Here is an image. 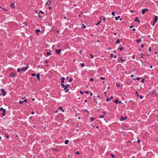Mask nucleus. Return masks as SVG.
I'll use <instances>...</instances> for the list:
<instances>
[{"label": "nucleus", "mask_w": 158, "mask_h": 158, "mask_svg": "<svg viewBox=\"0 0 158 158\" xmlns=\"http://www.w3.org/2000/svg\"><path fill=\"white\" fill-rule=\"evenodd\" d=\"M69 88H70V85L69 84H67L66 85L64 88V90H65V92H67L69 90Z\"/></svg>", "instance_id": "f257e3e1"}, {"label": "nucleus", "mask_w": 158, "mask_h": 158, "mask_svg": "<svg viewBox=\"0 0 158 158\" xmlns=\"http://www.w3.org/2000/svg\"><path fill=\"white\" fill-rule=\"evenodd\" d=\"M16 75V73H10L9 76L10 77H14Z\"/></svg>", "instance_id": "f03ea898"}, {"label": "nucleus", "mask_w": 158, "mask_h": 158, "mask_svg": "<svg viewBox=\"0 0 158 158\" xmlns=\"http://www.w3.org/2000/svg\"><path fill=\"white\" fill-rule=\"evenodd\" d=\"M114 102L115 103L119 104H121L122 103V102L119 101L118 98L115 101H114Z\"/></svg>", "instance_id": "7ed1b4c3"}, {"label": "nucleus", "mask_w": 158, "mask_h": 158, "mask_svg": "<svg viewBox=\"0 0 158 158\" xmlns=\"http://www.w3.org/2000/svg\"><path fill=\"white\" fill-rule=\"evenodd\" d=\"M158 17L157 16H155L154 20V23L153 26H154L155 23L157 22L158 19Z\"/></svg>", "instance_id": "20e7f679"}, {"label": "nucleus", "mask_w": 158, "mask_h": 158, "mask_svg": "<svg viewBox=\"0 0 158 158\" xmlns=\"http://www.w3.org/2000/svg\"><path fill=\"white\" fill-rule=\"evenodd\" d=\"M121 61L122 62L125 61V60L123 59L122 57H120L118 58V62H120V61Z\"/></svg>", "instance_id": "39448f33"}, {"label": "nucleus", "mask_w": 158, "mask_h": 158, "mask_svg": "<svg viewBox=\"0 0 158 158\" xmlns=\"http://www.w3.org/2000/svg\"><path fill=\"white\" fill-rule=\"evenodd\" d=\"M28 67V65H27V67L22 68V70H21L23 72H25L27 69Z\"/></svg>", "instance_id": "423d86ee"}, {"label": "nucleus", "mask_w": 158, "mask_h": 158, "mask_svg": "<svg viewBox=\"0 0 158 158\" xmlns=\"http://www.w3.org/2000/svg\"><path fill=\"white\" fill-rule=\"evenodd\" d=\"M1 91L2 92L3 96H5L6 94V93L4 89H0Z\"/></svg>", "instance_id": "0eeeda50"}, {"label": "nucleus", "mask_w": 158, "mask_h": 158, "mask_svg": "<svg viewBox=\"0 0 158 158\" xmlns=\"http://www.w3.org/2000/svg\"><path fill=\"white\" fill-rule=\"evenodd\" d=\"M41 14V15L43 14H44V12L43 11H40L39 12V16L40 18H42V15H40V14Z\"/></svg>", "instance_id": "6e6552de"}, {"label": "nucleus", "mask_w": 158, "mask_h": 158, "mask_svg": "<svg viewBox=\"0 0 158 158\" xmlns=\"http://www.w3.org/2000/svg\"><path fill=\"white\" fill-rule=\"evenodd\" d=\"M61 50L60 49H57L56 50V53L58 55L61 52Z\"/></svg>", "instance_id": "1a4fd4ad"}, {"label": "nucleus", "mask_w": 158, "mask_h": 158, "mask_svg": "<svg viewBox=\"0 0 158 158\" xmlns=\"http://www.w3.org/2000/svg\"><path fill=\"white\" fill-rule=\"evenodd\" d=\"M65 78L64 77H62L60 78L61 80V83H63L64 82V80H65Z\"/></svg>", "instance_id": "9d476101"}, {"label": "nucleus", "mask_w": 158, "mask_h": 158, "mask_svg": "<svg viewBox=\"0 0 158 158\" xmlns=\"http://www.w3.org/2000/svg\"><path fill=\"white\" fill-rule=\"evenodd\" d=\"M135 19L134 20V21L135 22H137L139 23H140V21H139V20H138V17H135Z\"/></svg>", "instance_id": "9b49d317"}, {"label": "nucleus", "mask_w": 158, "mask_h": 158, "mask_svg": "<svg viewBox=\"0 0 158 158\" xmlns=\"http://www.w3.org/2000/svg\"><path fill=\"white\" fill-rule=\"evenodd\" d=\"M52 2L50 0H48V2H47L46 4H45V5H49L50 4H51Z\"/></svg>", "instance_id": "f8f14e48"}, {"label": "nucleus", "mask_w": 158, "mask_h": 158, "mask_svg": "<svg viewBox=\"0 0 158 158\" xmlns=\"http://www.w3.org/2000/svg\"><path fill=\"white\" fill-rule=\"evenodd\" d=\"M127 118L126 117H124L123 118V117L121 116L120 119V120L121 121H122L124 120H126Z\"/></svg>", "instance_id": "ddd939ff"}, {"label": "nucleus", "mask_w": 158, "mask_h": 158, "mask_svg": "<svg viewBox=\"0 0 158 158\" xmlns=\"http://www.w3.org/2000/svg\"><path fill=\"white\" fill-rule=\"evenodd\" d=\"M40 74L39 73H38L36 75V77L38 81H39L40 80Z\"/></svg>", "instance_id": "4468645a"}, {"label": "nucleus", "mask_w": 158, "mask_h": 158, "mask_svg": "<svg viewBox=\"0 0 158 158\" xmlns=\"http://www.w3.org/2000/svg\"><path fill=\"white\" fill-rule=\"evenodd\" d=\"M0 110L1 111H2L3 112H6V110L4 109H3L2 107L0 108Z\"/></svg>", "instance_id": "2eb2a0df"}, {"label": "nucleus", "mask_w": 158, "mask_h": 158, "mask_svg": "<svg viewBox=\"0 0 158 158\" xmlns=\"http://www.w3.org/2000/svg\"><path fill=\"white\" fill-rule=\"evenodd\" d=\"M136 41L138 43H139L141 41V39H140L136 40Z\"/></svg>", "instance_id": "dca6fc26"}, {"label": "nucleus", "mask_w": 158, "mask_h": 158, "mask_svg": "<svg viewBox=\"0 0 158 158\" xmlns=\"http://www.w3.org/2000/svg\"><path fill=\"white\" fill-rule=\"evenodd\" d=\"M10 7L12 8H15V6H14V4L13 3H12L10 5Z\"/></svg>", "instance_id": "f3484780"}, {"label": "nucleus", "mask_w": 158, "mask_h": 158, "mask_svg": "<svg viewBox=\"0 0 158 158\" xmlns=\"http://www.w3.org/2000/svg\"><path fill=\"white\" fill-rule=\"evenodd\" d=\"M141 12H142V14L143 15L145 13V11L144 9H143L142 10Z\"/></svg>", "instance_id": "a211bd4d"}, {"label": "nucleus", "mask_w": 158, "mask_h": 158, "mask_svg": "<svg viewBox=\"0 0 158 158\" xmlns=\"http://www.w3.org/2000/svg\"><path fill=\"white\" fill-rule=\"evenodd\" d=\"M120 18V16H118V17H115V19L116 20H118Z\"/></svg>", "instance_id": "6ab92c4d"}, {"label": "nucleus", "mask_w": 158, "mask_h": 158, "mask_svg": "<svg viewBox=\"0 0 158 158\" xmlns=\"http://www.w3.org/2000/svg\"><path fill=\"white\" fill-rule=\"evenodd\" d=\"M59 109L62 112H64V110L63 109H62V107H59Z\"/></svg>", "instance_id": "aec40b11"}, {"label": "nucleus", "mask_w": 158, "mask_h": 158, "mask_svg": "<svg viewBox=\"0 0 158 158\" xmlns=\"http://www.w3.org/2000/svg\"><path fill=\"white\" fill-rule=\"evenodd\" d=\"M120 42V40L119 39H118L117 41H116V44H118Z\"/></svg>", "instance_id": "412c9836"}, {"label": "nucleus", "mask_w": 158, "mask_h": 158, "mask_svg": "<svg viewBox=\"0 0 158 158\" xmlns=\"http://www.w3.org/2000/svg\"><path fill=\"white\" fill-rule=\"evenodd\" d=\"M46 54L48 56L50 55H51V52H48L46 53Z\"/></svg>", "instance_id": "4be33fe9"}, {"label": "nucleus", "mask_w": 158, "mask_h": 158, "mask_svg": "<svg viewBox=\"0 0 158 158\" xmlns=\"http://www.w3.org/2000/svg\"><path fill=\"white\" fill-rule=\"evenodd\" d=\"M85 25H84V24H83L82 25V28H83V29H85Z\"/></svg>", "instance_id": "5701e85b"}, {"label": "nucleus", "mask_w": 158, "mask_h": 158, "mask_svg": "<svg viewBox=\"0 0 158 158\" xmlns=\"http://www.w3.org/2000/svg\"><path fill=\"white\" fill-rule=\"evenodd\" d=\"M94 119V118L93 117H91V119H90V122H91L92 121H93Z\"/></svg>", "instance_id": "b1692460"}, {"label": "nucleus", "mask_w": 158, "mask_h": 158, "mask_svg": "<svg viewBox=\"0 0 158 158\" xmlns=\"http://www.w3.org/2000/svg\"><path fill=\"white\" fill-rule=\"evenodd\" d=\"M69 140H66L65 142V143L66 144H68L69 143Z\"/></svg>", "instance_id": "393cba45"}, {"label": "nucleus", "mask_w": 158, "mask_h": 158, "mask_svg": "<svg viewBox=\"0 0 158 158\" xmlns=\"http://www.w3.org/2000/svg\"><path fill=\"white\" fill-rule=\"evenodd\" d=\"M2 9L3 10H4V11H7V9L5 8H2Z\"/></svg>", "instance_id": "a878e982"}, {"label": "nucleus", "mask_w": 158, "mask_h": 158, "mask_svg": "<svg viewBox=\"0 0 158 158\" xmlns=\"http://www.w3.org/2000/svg\"><path fill=\"white\" fill-rule=\"evenodd\" d=\"M73 81V78H70V79H69V82H71L72 81Z\"/></svg>", "instance_id": "bb28decb"}, {"label": "nucleus", "mask_w": 158, "mask_h": 158, "mask_svg": "<svg viewBox=\"0 0 158 158\" xmlns=\"http://www.w3.org/2000/svg\"><path fill=\"white\" fill-rule=\"evenodd\" d=\"M81 66L82 67H83L84 66H85V64L83 63H81Z\"/></svg>", "instance_id": "cd10ccee"}, {"label": "nucleus", "mask_w": 158, "mask_h": 158, "mask_svg": "<svg viewBox=\"0 0 158 158\" xmlns=\"http://www.w3.org/2000/svg\"><path fill=\"white\" fill-rule=\"evenodd\" d=\"M61 85L62 86V87L63 88H64L65 86V85L63 84V83H62L61 84Z\"/></svg>", "instance_id": "c85d7f7f"}, {"label": "nucleus", "mask_w": 158, "mask_h": 158, "mask_svg": "<svg viewBox=\"0 0 158 158\" xmlns=\"http://www.w3.org/2000/svg\"><path fill=\"white\" fill-rule=\"evenodd\" d=\"M111 156H112V158H115V157H114V154H113L111 153Z\"/></svg>", "instance_id": "c756f323"}, {"label": "nucleus", "mask_w": 158, "mask_h": 158, "mask_svg": "<svg viewBox=\"0 0 158 158\" xmlns=\"http://www.w3.org/2000/svg\"><path fill=\"white\" fill-rule=\"evenodd\" d=\"M116 86L118 87H119L120 86V85L119 84L117 83L116 84Z\"/></svg>", "instance_id": "7c9ffc66"}, {"label": "nucleus", "mask_w": 158, "mask_h": 158, "mask_svg": "<svg viewBox=\"0 0 158 158\" xmlns=\"http://www.w3.org/2000/svg\"><path fill=\"white\" fill-rule=\"evenodd\" d=\"M23 101H19V104H22L23 103Z\"/></svg>", "instance_id": "2f4dec72"}, {"label": "nucleus", "mask_w": 158, "mask_h": 158, "mask_svg": "<svg viewBox=\"0 0 158 158\" xmlns=\"http://www.w3.org/2000/svg\"><path fill=\"white\" fill-rule=\"evenodd\" d=\"M17 71H18V72L19 73V72H20V68H18L17 69Z\"/></svg>", "instance_id": "473e14b6"}, {"label": "nucleus", "mask_w": 158, "mask_h": 158, "mask_svg": "<svg viewBox=\"0 0 158 158\" xmlns=\"http://www.w3.org/2000/svg\"><path fill=\"white\" fill-rule=\"evenodd\" d=\"M101 22V21H98V23L96 24V25H98Z\"/></svg>", "instance_id": "72a5a7b5"}, {"label": "nucleus", "mask_w": 158, "mask_h": 158, "mask_svg": "<svg viewBox=\"0 0 158 158\" xmlns=\"http://www.w3.org/2000/svg\"><path fill=\"white\" fill-rule=\"evenodd\" d=\"M52 150H54V151H57V149H55V148H52Z\"/></svg>", "instance_id": "f704fd0d"}, {"label": "nucleus", "mask_w": 158, "mask_h": 158, "mask_svg": "<svg viewBox=\"0 0 158 158\" xmlns=\"http://www.w3.org/2000/svg\"><path fill=\"white\" fill-rule=\"evenodd\" d=\"M40 31V30L39 29H37L36 30V32L37 33V34H38L37 33L38 32Z\"/></svg>", "instance_id": "c9c22d12"}, {"label": "nucleus", "mask_w": 158, "mask_h": 158, "mask_svg": "<svg viewBox=\"0 0 158 158\" xmlns=\"http://www.w3.org/2000/svg\"><path fill=\"white\" fill-rule=\"evenodd\" d=\"M123 47L120 48H119V49L120 51H121L123 50Z\"/></svg>", "instance_id": "e433bc0d"}, {"label": "nucleus", "mask_w": 158, "mask_h": 158, "mask_svg": "<svg viewBox=\"0 0 158 158\" xmlns=\"http://www.w3.org/2000/svg\"><path fill=\"white\" fill-rule=\"evenodd\" d=\"M135 94H136L137 95V96H138V97H139L140 96L139 95V93L137 92H136L135 93Z\"/></svg>", "instance_id": "4c0bfd02"}, {"label": "nucleus", "mask_w": 158, "mask_h": 158, "mask_svg": "<svg viewBox=\"0 0 158 158\" xmlns=\"http://www.w3.org/2000/svg\"><path fill=\"white\" fill-rule=\"evenodd\" d=\"M137 142L138 143H140V140L139 139H138L137 140Z\"/></svg>", "instance_id": "58836bf2"}, {"label": "nucleus", "mask_w": 158, "mask_h": 158, "mask_svg": "<svg viewBox=\"0 0 158 158\" xmlns=\"http://www.w3.org/2000/svg\"><path fill=\"white\" fill-rule=\"evenodd\" d=\"M31 76L34 77L35 76V73H32L31 74Z\"/></svg>", "instance_id": "ea45409f"}, {"label": "nucleus", "mask_w": 158, "mask_h": 158, "mask_svg": "<svg viewBox=\"0 0 158 158\" xmlns=\"http://www.w3.org/2000/svg\"><path fill=\"white\" fill-rule=\"evenodd\" d=\"M111 14L113 16L115 15V13L114 12H112Z\"/></svg>", "instance_id": "a19ab883"}, {"label": "nucleus", "mask_w": 158, "mask_h": 158, "mask_svg": "<svg viewBox=\"0 0 158 158\" xmlns=\"http://www.w3.org/2000/svg\"><path fill=\"white\" fill-rule=\"evenodd\" d=\"M136 79L137 80H139L140 79V78L139 77H137L136 78Z\"/></svg>", "instance_id": "79ce46f5"}, {"label": "nucleus", "mask_w": 158, "mask_h": 158, "mask_svg": "<svg viewBox=\"0 0 158 158\" xmlns=\"http://www.w3.org/2000/svg\"><path fill=\"white\" fill-rule=\"evenodd\" d=\"M141 82H144L145 81V79H143L141 81Z\"/></svg>", "instance_id": "37998d69"}, {"label": "nucleus", "mask_w": 158, "mask_h": 158, "mask_svg": "<svg viewBox=\"0 0 158 158\" xmlns=\"http://www.w3.org/2000/svg\"><path fill=\"white\" fill-rule=\"evenodd\" d=\"M93 80L94 79L93 78H91L89 80V81H93Z\"/></svg>", "instance_id": "c03bdc74"}, {"label": "nucleus", "mask_w": 158, "mask_h": 158, "mask_svg": "<svg viewBox=\"0 0 158 158\" xmlns=\"http://www.w3.org/2000/svg\"><path fill=\"white\" fill-rule=\"evenodd\" d=\"M79 92L80 93V94H83V92L81 91H80Z\"/></svg>", "instance_id": "a18cd8bd"}, {"label": "nucleus", "mask_w": 158, "mask_h": 158, "mask_svg": "<svg viewBox=\"0 0 158 158\" xmlns=\"http://www.w3.org/2000/svg\"><path fill=\"white\" fill-rule=\"evenodd\" d=\"M144 9L145 12L148 10V9L147 8Z\"/></svg>", "instance_id": "49530a36"}, {"label": "nucleus", "mask_w": 158, "mask_h": 158, "mask_svg": "<svg viewBox=\"0 0 158 158\" xmlns=\"http://www.w3.org/2000/svg\"><path fill=\"white\" fill-rule=\"evenodd\" d=\"M90 55L91 56L92 58H93L94 56L93 55H92L91 54H90Z\"/></svg>", "instance_id": "de8ad7c7"}, {"label": "nucleus", "mask_w": 158, "mask_h": 158, "mask_svg": "<svg viewBox=\"0 0 158 158\" xmlns=\"http://www.w3.org/2000/svg\"><path fill=\"white\" fill-rule=\"evenodd\" d=\"M104 78L103 77H100V79H101L104 80Z\"/></svg>", "instance_id": "09e8293b"}, {"label": "nucleus", "mask_w": 158, "mask_h": 158, "mask_svg": "<svg viewBox=\"0 0 158 158\" xmlns=\"http://www.w3.org/2000/svg\"><path fill=\"white\" fill-rule=\"evenodd\" d=\"M149 52H150L151 51V47H149Z\"/></svg>", "instance_id": "8fccbe9b"}, {"label": "nucleus", "mask_w": 158, "mask_h": 158, "mask_svg": "<svg viewBox=\"0 0 158 158\" xmlns=\"http://www.w3.org/2000/svg\"><path fill=\"white\" fill-rule=\"evenodd\" d=\"M85 92L87 94H89V92L88 91H85Z\"/></svg>", "instance_id": "3c124183"}, {"label": "nucleus", "mask_w": 158, "mask_h": 158, "mask_svg": "<svg viewBox=\"0 0 158 158\" xmlns=\"http://www.w3.org/2000/svg\"><path fill=\"white\" fill-rule=\"evenodd\" d=\"M104 117V115H102L101 116H100V118H103Z\"/></svg>", "instance_id": "603ef678"}, {"label": "nucleus", "mask_w": 158, "mask_h": 158, "mask_svg": "<svg viewBox=\"0 0 158 158\" xmlns=\"http://www.w3.org/2000/svg\"><path fill=\"white\" fill-rule=\"evenodd\" d=\"M156 93V91H152V93L153 94H155Z\"/></svg>", "instance_id": "864d4df0"}, {"label": "nucleus", "mask_w": 158, "mask_h": 158, "mask_svg": "<svg viewBox=\"0 0 158 158\" xmlns=\"http://www.w3.org/2000/svg\"><path fill=\"white\" fill-rule=\"evenodd\" d=\"M23 102H27V100L26 99H25L24 100V101H23Z\"/></svg>", "instance_id": "5fc2aeb1"}, {"label": "nucleus", "mask_w": 158, "mask_h": 158, "mask_svg": "<svg viewBox=\"0 0 158 158\" xmlns=\"http://www.w3.org/2000/svg\"><path fill=\"white\" fill-rule=\"evenodd\" d=\"M140 98L141 99H142L143 98V96H140Z\"/></svg>", "instance_id": "6e6d98bb"}, {"label": "nucleus", "mask_w": 158, "mask_h": 158, "mask_svg": "<svg viewBox=\"0 0 158 158\" xmlns=\"http://www.w3.org/2000/svg\"><path fill=\"white\" fill-rule=\"evenodd\" d=\"M106 98H107L106 101H109V98H108L107 96H106Z\"/></svg>", "instance_id": "4d7b16f0"}, {"label": "nucleus", "mask_w": 158, "mask_h": 158, "mask_svg": "<svg viewBox=\"0 0 158 158\" xmlns=\"http://www.w3.org/2000/svg\"><path fill=\"white\" fill-rule=\"evenodd\" d=\"M82 52V51L81 50H79V53H80V54H81Z\"/></svg>", "instance_id": "13d9d810"}, {"label": "nucleus", "mask_w": 158, "mask_h": 158, "mask_svg": "<svg viewBox=\"0 0 158 158\" xmlns=\"http://www.w3.org/2000/svg\"><path fill=\"white\" fill-rule=\"evenodd\" d=\"M113 99V97L111 96L110 98H109V100H110L111 99Z\"/></svg>", "instance_id": "bf43d9fd"}, {"label": "nucleus", "mask_w": 158, "mask_h": 158, "mask_svg": "<svg viewBox=\"0 0 158 158\" xmlns=\"http://www.w3.org/2000/svg\"><path fill=\"white\" fill-rule=\"evenodd\" d=\"M76 154H79V152H76Z\"/></svg>", "instance_id": "052dcab7"}, {"label": "nucleus", "mask_w": 158, "mask_h": 158, "mask_svg": "<svg viewBox=\"0 0 158 158\" xmlns=\"http://www.w3.org/2000/svg\"><path fill=\"white\" fill-rule=\"evenodd\" d=\"M5 112H3L2 113V115H3V116H4L5 115Z\"/></svg>", "instance_id": "680f3d73"}, {"label": "nucleus", "mask_w": 158, "mask_h": 158, "mask_svg": "<svg viewBox=\"0 0 158 158\" xmlns=\"http://www.w3.org/2000/svg\"><path fill=\"white\" fill-rule=\"evenodd\" d=\"M134 26L133 25H132V26H130L129 27L130 28H132V27H133Z\"/></svg>", "instance_id": "e2e57ef3"}, {"label": "nucleus", "mask_w": 158, "mask_h": 158, "mask_svg": "<svg viewBox=\"0 0 158 158\" xmlns=\"http://www.w3.org/2000/svg\"><path fill=\"white\" fill-rule=\"evenodd\" d=\"M143 47H144V45L143 44H142V45H141V48H143Z\"/></svg>", "instance_id": "0e129e2a"}, {"label": "nucleus", "mask_w": 158, "mask_h": 158, "mask_svg": "<svg viewBox=\"0 0 158 158\" xmlns=\"http://www.w3.org/2000/svg\"><path fill=\"white\" fill-rule=\"evenodd\" d=\"M113 57L115 58L117 57V56L116 55H114V56Z\"/></svg>", "instance_id": "69168bd1"}, {"label": "nucleus", "mask_w": 158, "mask_h": 158, "mask_svg": "<svg viewBox=\"0 0 158 158\" xmlns=\"http://www.w3.org/2000/svg\"><path fill=\"white\" fill-rule=\"evenodd\" d=\"M131 30H133L134 31H135V28H133Z\"/></svg>", "instance_id": "338daca9"}, {"label": "nucleus", "mask_w": 158, "mask_h": 158, "mask_svg": "<svg viewBox=\"0 0 158 158\" xmlns=\"http://www.w3.org/2000/svg\"><path fill=\"white\" fill-rule=\"evenodd\" d=\"M9 135H6V138H9Z\"/></svg>", "instance_id": "774afa93"}]
</instances>
